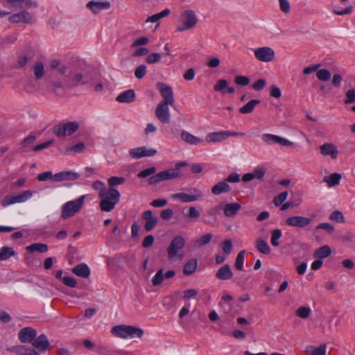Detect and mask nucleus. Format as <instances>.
<instances>
[{
    "label": "nucleus",
    "mask_w": 355,
    "mask_h": 355,
    "mask_svg": "<svg viewBox=\"0 0 355 355\" xmlns=\"http://www.w3.org/2000/svg\"><path fill=\"white\" fill-rule=\"evenodd\" d=\"M169 104L159 103L155 109V116L162 123H167L170 121Z\"/></svg>",
    "instance_id": "14"
},
{
    "label": "nucleus",
    "mask_w": 355,
    "mask_h": 355,
    "mask_svg": "<svg viewBox=\"0 0 355 355\" xmlns=\"http://www.w3.org/2000/svg\"><path fill=\"white\" fill-rule=\"evenodd\" d=\"M254 53L257 60L264 62L272 61L275 57L274 50L268 46L257 48Z\"/></svg>",
    "instance_id": "12"
},
{
    "label": "nucleus",
    "mask_w": 355,
    "mask_h": 355,
    "mask_svg": "<svg viewBox=\"0 0 355 355\" xmlns=\"http://www.w3.org/2000/svg\"><path fill=\"white\" fill-rule=\"evenodd\" d=\"M270 95L275 98H279L282 96L281 89L273 85L270 87Z\"/></svg>",
    "instance_id": "61"
},
{
    "label": "nucleus",
    "mask_w": 355,
    "mask_h": 355,
    "mask_svg": "<svg viewBox=\"0 0 355 355\" xmlns=\"http://www.w3.org/2000/svg\"><path fill=\"white\" fill-rule=\"evenodd\" d=\"M355 102V89H349L346 93L345 104H350Z\"/></svg>",
    "instance_id": "60"
},
{
    "label": "nucleus",
    "mask_w": 355,
    "mask_h": 355,
    "mask_svg": "<svg viewBox=\"0 0 355 355\" xmlns=\"http://www.w3.org/2000/svg\"><path fill=\"white\" fill-rule=\"evenodd\" d=\"M10 351L19 355H40L35 349L28 348L24 345L15 346Z\"/></svg>",
    "instance_id": "28"
},
{
    "label": "nucleus",
    "mask_w": 355,
    "mask_h": 355,
    "mask_svg": "<svg viewBox=\"0 0 355 355\" xmlns=\"http://www.w3.org/2000/svg\"><path fill=\"white\" fill-rule=\"evenodd\" d=\"M245 250H241L237 254L235 261V268L239 270H243V263H244V257H245Z\"/></svg>",
    "instance_id": "44"
},
{
    "label": "nucleus",
    "mask_w": 355,
    "mask_h": 355,
    "mask_svg": "<svg viewBox=\"0 0 355 355\" xmlns=\"http://www.w3.org/2000/svg\"><path fill=\"white\" fill-rule=\"evenodd\" d=\"M112 333L116 336L126 339L128 338L137 337L141 338L144 335V331L134 326L121 324L114 327Z\"/></svg>",
    "instance_id": "2"
},
{
    "label": "nucleus",
    "mask_w": 355,
    "mask_h": 355,
    "mask_svg": "<svg viewBox=\"0 0 355 355\" xmlns=\"http://www.w3.org/2000/svg\"><path fill=\"white\" fill-rule=\"evenodd\" d=\"M212 239V235L210 233L206 234L200 237L196 242L198 246H203L208 244Z\"/></svg>",
    "instance_id": "49"
},
{
    "label": "nucleus",
    "mask_w": 355,
    "mask_h": 355,
    "mask_svg": "<svg viewBox=\"0 0 355 355\" xmlns=\"http://www.w3.org/2000/svg\"><path fill=\"white\" fill-rule=\"evenodd\" d=\"M1 3L3 6L10 5L15 8H29L37 6L36 2L31 0H1Z\"/></svg>",
    "instance_id": "16"
},
{
    "label": "nucleus",
    "mask_w": 355,
    "mask_h": 355,
    "mask_svg": "<svg viewBox=\"0 0 355 355\" xmlns=\"http://www.w3.org/2000/svg\"><path fill=\"white\" fill-rule=\"evenodd\" d=\"M80 177V174L73 171H62L53 175V182L74 180Z\"/></svg>",
    "instance_id": "23"
},
{
    "label": "nucleus",
    "mask_w": 355,
    "mask_h": 355,
    "mask_svg": "<svg viewBox=\"0 0 355 355\" xmlns=\"http://www.w3.org/2000/svg\"><path fill=\"white\" fill-rule=\"evenodd\" d=\"M87 7L90 9L94 14H97L101 10H107L110 7L109 1L98 2L90 1L87 3Z\"/></svg>",
    "instance_id": "24"
},
{
    "label": "nucleus",
    "mask_w": 355,
    "mask_h": 355,
    "mask_svg": "<svg viewBox=\"0 0 355 355\" xmlns=\"http://www.w3.org/2000/svg\"><path fill=\"white\" fill-rule=\"evenodd\" d=\"M241 209V205L237 202L227 203L223 207L225 216L228 218L234 217Z\"/></svg>",
    "instance_id": "25"
},
{
    "label": "nucleus",
    "mask_w": 355,
    "mask_h": 355,
    "mask_svg": "<svg viewBox=\"0 0 355 355\" xmlns=\"http://www.w3.org/2000/svg\"><path fill=\"white\" fill-rule=\"evenodd\" d=\"M331 254V250L329 246L328 245H324L322 247H320L318 248L314 254L313 257L317 259H324L328 257H329Z\"/></svg>",
    "instance_id": "30"
},
{
    "label": "nucleus",
    "mask_w": 355,
    "mask_h": 355,
    "mask_svg": "<svg viewBox=\"0 0 355 355\" xmlns=\"http://www.w3.org/2000/svg\"><path fill=\"white\" fill-rule=\"evenodd\" d=\"M197 295H198V291L196 289H193V288L187 289L183 292L182 298L188 300L190 298L195 297Z\"/></svg>",
    "instance_id": "64"
},
{
    "label": "nucleus",
    "mask_w": 355,
    "mask_h": 355,
    "mask_svg": "<svg viewBox=\"0 0 355 355\" xmlns=\"http://www.w3.org/2000/svg\"><path fill=\"white\" fill-rule=\"evenodd\" d=\"M244 135V133L232 131H220L209 133L206 137L207 141L209 143L220 142L227 137Z\"/></svg>",
    "instance_id": "11"
},
{
    "label": "nucleus",
    "mask_w": 355,
    "mask_h": 355,
    "mask_svg": "<svg viewBox=\"0 0 355 355\" xmlns=\"http://www.w3.org/2000/svg\"><path fill=\"white\" fill-rule=\"evenodd\" d=\"M329 219L337 223H343L345 220L344 216L340 211H334L329 216Z\"/></svg>",
    "instance_id": "50"
},
{
    "label": "nucleus",
    "mask_w": 355,
    "mask_h": 355,
    "mask_svg": "<svg viewBox=\"0 0 355 355\" xmlns=\"http://www.w3.org/2000/svg\"><path fill=\"white\" fill-rule=\"evenodd\" d=\"M156 168L154 166L143 170L138 173V177L141 178H147L148 176L153 175L155 173Z\"/></svg>",
    "instance_id": "59"
},
{
    "label": "nucleus",
    "mask_w": 355,
    "mask_h": 355,
    "mask_svg": "<svg viewBox=\"0 0 355 355\" xmlns=\"http://www.w3.org/2000/svg\"><path fill=\"white\" fill-rule=\"evenodd\" d=\"M125 179L123 177L113 176L108 179L107 182L110 188H113L115 186L122 184L125 182Z\"/></svg>",
    "instance_id": "46"
},
{
    "label": "nucleus",
    "mask_w": 355,
    "mask_h": 355,
    "mask_svg": "<svg viewBox=\"0 0 355 355\" xmlns=\"http://www.w3.org/2000/svg\"><path fill=\"white\" fill-rule=\"evenodd\" d=\"M180 21L181 25L178 27L177 31L178 32H182L194 28L198 21V19L195 11L186 10L181 12Z\"/></svg>",
    "instance_id": "4"
},
{
    "label": "nucleus",
    "mask_w": 355,
    "mask_h": 355,
    "mask_svg": "<svg viewBox=\"0 0 355 355\" xmlns=\"http://www.w3.org/2000/svg\"><path fill=\"white\" fill-rule=\"evenodd\" d=\"M101 198L100 209L103 211H111L120 200V193L114 188L103 189L98 193Z\"/></svg>",
    "instance_id": "1"
},
{
    "label": "nucleus",
    "mask_w": 355,
    "mask_h": 355,
    "mask_svg": "<svg viewBox=\"0 0 355 355\" xmlns=\"http://www.w3.org/2000/svg\"><path fill=\"white\" fill-rule=\"evenodd\" d=\"M216 277L221 281L229 280L233 277V272L228 264H225L219 268L215 275Z\"/></svg>",
    "instance_id": "22"
},
{
    "label": "nucleus",
    "mask_w": 355,
    "mask_h": 355,
    "mask_svg": "<svg viewBox=\"0 0 355 355\" xmlns=\"http://www.w3.org/2000/svg\"><path fill=\"white\" fill-rule=\"evenodd\" d=\"M136 97L135 92L133 89H128L121 93L116 98V101L119 103H132L135 101Z\"/></svg>",
    "instance_id": "27"
},
{
    "label": "nucleus",
    "mask_w": 355,
    "mask_h": 355,
    "mask_svg": "<svg viewBox=\"0 0 355 355\" xmlns=\"http://www.w3.org/2000/svg\"><path fill=\"white\" fill-rule=\"evenodd\" d=\"M315 229L316 230H320V229L324 230L329 234H331L334 230V226L329 223H320L315 227Z\"/></svg>",
    "instance_id": "58"
},
{
    "label": "nucleus",
    "mask_w": 355,
    "mask_h": 355,
    "mask_svg": "<svg viewBox=\"0 0 355 355\" xmlns=\"http://www.w3.org/2000/svg\"><path fill=\"white\" fill-rule=\"evenodd\" d=\"M164 279V269L160 268L157 270L155 275L152 279L153 285L155 286L160 285L162 283Z\"/></svg>",
    "instance_id": "43"
},
{
    "label": "nucleus",
    "mask_w": 355,
    "mask_h": 355,
    "mask_svg": "<svg viewBox=\"0 0 355 355\" xmlns=\"http://www.w3.org/2000/svg\"><path fill=\"white\" fill-rule=\"evenodd\" d=\"M182 176L181 172H178V168H171L162 171L148 179L150 184H156L162 181L178 178Z\"/></svg>",
    "instance_id": "6"
},
{
    "label": "nucleus",
    "mask_w": 355,
    "mask_h": 355,
    "mask_svg": "<svg viewBox=\"0 0 355 355\" xmlns=\"http://www.w3.org/2000/svg\"><path fill=\"white\" fill-rule=\"evenodd\" d=\"M181 138L182 140H184L185 142L189 144L196 145L198 144L201 141V139L196 137V136L191 135V133L187 132V131H182L181 132Z\"/></svg>",
    "instance_id": "35"
},
{
    "label": "nucleus",
    "mask_w": 355,
    "mask_h": 355,
    "mask_svg": "<svg viewBox=\"0 0 355 355\" xmlns=\"http://www.w3.org/2000/svg\"><path fill=\"white\" fill-rule=\"evenodd\" d=\"M32 194L31 191L27 190L16 196H6L3 199L1 205L7 207L12 204L25 202L32 196Z\"/></svg>",
    "instance_id": "8"
},
{
    "label": "nucleus",
    "mask_w": 355,
    "mask_h": 355,
    "mask_svg": "<svg viewBox=\"0 0 355 355\" xmlns=\"http://www.w3.org/2000/svg\"><path fill=\"white\" fill-rule=\"evenodd\" d=\"M8 20L11 23L33 24L34 19L31 13L26 10H22L18 13L10 15Z\"/></svg>",
    "instance_id": "13"
},
{
    "label": "nucleus",
    "mask_w": 355,
    "mask_h": 355,
    "mask_svg": "<svg viewBox=\"0 0 355 355\" xmlns=\"http://www.w3.org/2000/svg\"><path fill=\"white\" fill-rule=\"evenodd\" d=\"M142 218L146 220L144 225V228L146 232L151 231L158 223V218L153 215L151 210L145 211L142 214Z\"/></svg>",
    "instance_id": "20"
},
{
    "label": "nucleus",
    "mask_w": 355,
    "mask_h": 355,
    "mask_svg": "<svg viewBox=\"0 0 355 355\" xmlns=\"http://www.w3.org/2000/svg\"><path fill=\"white\" fill-rule=\"evenodd\" d=\"M143 152L144 150L142 147L132 148L130 150V155L132 158H141L143 157Z\"/></svg>",
    "instance_id": "56"
},
{
    "label": "nucleus",
    "mask_w": 355,
    "mask_h": 355,
    "mask_svg": "<svg viewBox=\"0 0 355 355\" xmlns=\"http://www.w3.org/2000/svg\"><path fill=\"white\" fill-rule=\"evenodd\" d=\"M311 312V310L309 306H302L295 310V315L302 319H307Z\"/></svg>",
    "instance_id": "39"
},
{
    "label": "nucleus",
    "mask_w": 355,
    "mask_h": 355,
    "mask_svg": "<svg viewBox=\"0 0 355 355\" xmlns=\"http://www.w3.org/2000/svg\"><path fill=\"white\" fill-rule=\"evenodd\" d=\"M33 73L36 79H41L44 75V67L42 62H37L33 67Z\"/></svg>",
    "instance_id": "40"
},
{
    "label": "nucleus",
    "mask_w": 355,
    "mask_h": 355,
    "mask_svg": "<svg viewBox=\"0 0 355 355\" xmlns=\"http://www.w3.org/2000/svg\"><path fill=\"white\" fill-rule=\"evenodd\" d=\"M256 248L261 253L268 254L270 252V248L266 241L262 239H258L256 241Z\"/></svg>",
    "instance_id": "36"
},
{
    "label": "nucleus",
    "mask_w": 355,
    "mask_h": 355,
    "mask_svg": "<svg viewBox=\"0 0 355 355\" xmlns=\"http://www.w3.org/2000/svg\"><path fill=\"white\" fill-rule=\"evenodd\" d=\"M191 194L186 193H176L171 196V198L174 200H178L182 202H191L200 199L202 197V192L196 188L190 189Z\"/></svg>",
    "instance_id": "7"
},
{
    "label": "nucleus",
    "mask_w": 355,
    "mask_h": 355,
    "mask_svg": "<svg viewBox=\"0 0 355 355\" xmlns=\"http://www.w3.org/2000/svg\"><path fill=\"white\" fill-rule=\"evenodd\" d=\"M16 254L15 250L10 247H3L0 250V261H4Z\"/></svg>",
    "instance_id": "37"
},
{
    "label": "nucleus",
    "mask_w": 355,
    "mask_h": 355,
    "mask_svg": "<svg viewBox=\"0 0 355 355\" xmlns=\"http://www.w3.org/2000/svg\"><path fill=\"white\" fill-rule=\"evenodd\" d=\"M157 87L159 89L160 94L164 98V101L161 103L173 105L175 103V98L171 87L163 83H157Z\"/></svg>",
    "instance_id": "10"
},
{
    "label": "nucleus",
    "mask_w": 355,
    "mask_h": 355,
    "mask_svg": "<svg viewBox=\"0 0 355 355\" xmlns=\"http://www.w3.org/2000/svg\"><path fill=\"white\" fill-rule=\"evenodd\" d=\"M146 73V67L144 64L139 65L135 71V76L138 79H141Z\"/></svg>",
    "instance_id": "51"
},
{
    "label": "nucleus",
    "mask_w": 355,
    "mask_h": 355,
    "mask_svg": "<svg viewBox=\"0 0 355 355\" xmlns=\"http://www.w3.org/2000/svg\"><path fill=\"white\" fill-rule=\"evenodd\" d=\"M171 11L169 9L166 8L162 12L153 15L150 17H148L146 20V23H155L158 21L159 19H162L163 17H165L168 16L170 14Z\"/></svg>",
    "instance_id": "34"
},
{
    "label": "nucleus",
    "mask_w": 355,
    "mask_h": 355,
    "mask_svg": "<svg viewBox=\"0 0 355 355\" xmlns=\"http://www.w3.org/2000/svg\"><path fill=\"white\" fill-rule=\"evenodd\" d=\"M185 240L182 236H177L173 238L167 248V253L169 259H173L180 250L184 248Z\"/></svg>",
    "instance_id": "9"
},
{
    "label": "nucleus",
    "mask_w": 355,
    "mask_h": 355,
    "mask_svg": "<svg viewBox=\"0 0 355 355\" xmlns=\"http://www.w3.org/2000/svg\"><path fill=\"white\" fill-rule=\"evenodd\" d=\"M228 86V83L225 79L218 80L214 86V89L216 92H221Z\"/></svg>",
    "instance_id": "52"
},
{
    "label": "nucleus",
    "mask_w": 355,
    "mask_h": 355,
    "mask_svg": "<svg viewBox=\"0 0 355 355\" xmlns=\"http://www.w3.org/2000/svg\"><path fill=\"white\" fill-rule=\"evenodd\" d=\"M282 235V232L280 229H275L272 230L270 243L272 246L278 247L279 245L278 240L281 238Z\"/></svg>",
    "instance_id": "41"
},
{
    "label": "nucleus",
    "mask_w": 355,
    "mask_h": 355,
    "mask_svg": "<svg viewBox=\"0 0 355 355\" xmlns=\"http://www.w3.org/2000/svg\"><path fill=\"white\" fill-rule=\"evenodd\" d=\"M309 355H326V345H320L318 348L312 349Z\"/></svg>",
    "instance_id": "57"
},
{
    "label": "nucleus",
    "mask_w": 355,
    "mask_h": 355,
    "mask_svg": "<svg viewBox=\"0 0 355 355\" xmlns=\"http://www.w3.org/2000/svg\"><path fill=\"white\" fill-rule=\"evenodd\" d=\"M263 140L268 144L272 143H277L284 146H292L294 145V143L281 137L277 135H272V134H264L262 136Z\"/></svg>",
    "instance_id": "19"
},
{
    "label": "nucleus",
    "mask_w": 355,
    "mask_h": 355,
    "mask_svg": "<svg viewBox=\"0 0 355 355\" xmlns=\"http://www.w3.org/2000/svg\"><path fill=\"white\" fill-rule=\"evenodd\" d=\"M221 248H222V250L223 251L227 254H229L232 252V241L230 239H227V240H225L222 243H221Z\"/></svg>",
    "instance_id": "54"
},
{
    "label": "nucleus",
    "mask_w": 355,
    "mask_h": 355,
    "mask_svg": "<svg viewBox=\"0 0 355 355\" xmlns=\"http://www.w3.org/2000/svg\"><path fill=\"white\" fill-rule=\"evenodd\" d=\"M261 101L258 99H252L247 103L244 106L239 108L241 114H249L253 112L255 106L259 104Z\"/></svg>",
    "instance_id": "32"
},
{
    "label": "nucleus",
    "mask_w": 355,
    "mask_h": 355,
    "mask_svg": "<svg viewBox=\"0 0 355 355\" xmlns=\"http://www.w3.org/2000/svg\"><path fill=\"white\" fill-rule=\"evenodd\" d=\"M231 190L230 186L225 181L218 182L211 188V193L214 195H220L223 193H227Z\"/></svg>",
    "instance_id": "29"
},
{
    "label": "nucleus",
    "mask_w": 355,
    "mask_h": 355,
    "mask_svg": "<svg viewBox=\"0 0 355 355\" xmlns=\"http://www.w3.org/2000/svg\"><path fill=\"white\" fill-rule=\"evenodd\" d=\"M71 80L75 86L78 85H83L88 83L89 82L88 80L83 78V74L80 73H77L73 75L71 78Z\"/></svg>",
    "instance_id": "42"
},
{
    "label": "nucleus",
    "mask_w": 355,
    "mask_h": 355,
    "mask_svg": "<svg viewBox=\"0 0 355 355\" xmlns=\"http://www.w3.org/2000/svg\"><path fill=\"white\" fill-rule=\"evenodd\" d=\"M341 178L340 174L334 173L331 174L328 178H324V181L328 184L329 187H334L339 184Z\"/></svg>",
    "instance_id": "38"
},
{
    "label": "nucleus",
    "mask_w": 355,
    "mask_h": 355,
    "mask_svg": "<svg viewBox=\"0 0 355 355\" xmlns=\"http://www.w3.org/2000/svg\"><path fill=\"white\" fill-rule=\"evenodd\" d=\"M26 250L31 253L34 252H46L48 250V245L45 243H35L27 246Z\"/></svg>",
    "instance_id": "33"
},
{
    "label": "nucleus",
    "mask_w": 355,
    "mask_h": 355,
    "mask_svg": "<svg viewBox=\"0 0 355 355\" xmlns=\"http://www.w3.org/2000/svg\"><path fill=\"white\" fill-rule=\"evenodd\" d=\"M79 128V124L76 121L67 122L65 123H59L53 128L55 135L60 137H64L74 133Z\"/></svg>",
    "instance_id": "5"
},
{
    "label": "nucleus",
    "mask_w": 355,
    "mask_h": 355,
    "mask_svg": "<svg viewBox=\"0 0 355 355\" xmlns=\"http://www.w3.org/2000/svg\"><path fill=\"white\" fill-rule=\"evenodd\" d=\"M72 272L80 277L87 278L90 275V269L85 263H79L71 270Z\"/></svg>",
    "instance_id": "26"
},
{
    "label": "nucleus",
    "mask_w": 355,
    "mask_h": 355,
    "mask_svg": "<svg viewBox=\"0 0 355 355\" xmlns=\"http://www.w3.org/2000/svg\"><path fill=\"white\" fill-rule=\"evenodd\" d=\"M161 55L158 53H153L146 57V62L148 64H153L161 60Z\"/></svg>",
    "instance_id": "55"
},
{
    "label": "nucleus",
    "mask_w": 355,
    "mask_h": 355,
    "mask_svg": "<svg viewBox=\"0 0 355 355\" xmlns=\"http://www.w3.org/2000/svg\"><path fill=\"white\" fill-rule=\"evenodd\" d=\"M62 282L67 286L74 288L77 285L76 280L73 277H63Z\"/></svg>",
    "instance_id": "63"
},
{
    "label": "nucleus",
    "mask_w": 355,
    "mask_h": 355,
    "mask_svg": "<svg viewBox=\"0 0 355 355\" xmlns=\"http://www.w3.org/2000/svg\"><path fill=\"white\" fill-rule=\"evenodd\" d=\"M316 76L320 80L328 81L331 78V72L328 69H320L317 71Z\"/></svg>",
    "instance_id": "45"
},
{
    "label": "nucleus",
    "mask_w": 355,
    "mask_h": 355,
    "mask_svg": "<svg viewBox=\"0 0 355 355\" xmlns=\"http://www.w3.org/2000/svg\"><path fill=\"white\" fill-rule=\"evenodd\" d=\"M320 153L322 155H330L334 159H336L338 155V150L336 146L331 143H325L320 146Z\"/></svg>",
    "instance_id": "21"
},
{
    "label": "nucleus",
    "mask_w": 355,
    "mask_h": 355,
    "mask_svg": "<svg viewBox=\"0 0 355 355\" xmlns=\"http://www.w3.org/2000/svg\"><path fill=\"white\" fill-rule=\"evenodd\" d=\"M288 192L284 191L280 193L278 196H275L273 199V203L275 206L279 207L281 205L287 198Z\"/></svg>",
    "instance_id": "47"
},
{
    "label": "nucleus",
    "mask_w": 355,
    "mask_h": 355,
    "mask_svg": "<svg viewBox=\"0 0 355 355\" xmlns=\"http://www.w3.org/2000/svg\"><path fill=\"white\" fill-rule=\"evenodd\" d=\"M198 261L196 259H193L189 261L184 266L183 272L186 275H190L194 273L197 269Z\"/></svg>",
    "instance_id": "31"
},
{
    "label": "nucleus",
    "mask_w": 355,
    "mask_h": 355,
    "mask_svg": "<svg viewBox=\"0 0 355 355\" xmlns=\"http://www.w3.org/2000/svg\"><path fill=\"white\" fill-rule=\"evenodd\" d=\"M200 216V212L195 207H190L185 216L191 220H197Z\"/></svg>",
    "instance_id": "48"
},
{
    "label": "nucleus",
    "mask_w": 355,
    "mask_h": 355,
    "mask_svg": "<svg viewBox=\"0 0 355 355\" xmlns=\"http://www.w3.org/2000/svg\"><path fill=\"white\" fill-rule=\"evenodd\" d=\"M311 222L312 220L310 218L302 216H294L286 220V224L287 225L299 228H304L308 226Z\"/></svg>",
    "instance_id": "15"
},
{
    "label": "nucleus",
    "mask_w": 355,
    "mask_h": 355,
    "mask_svg": "<svg viewBox=\"0 0 355 355\" xmlns=\"http://www.w3.org/2000/svg\"><path fill=\"white\" fill-rule=\"evenodd\" d=\"M250 80L247 76H237L234 78V83L241 86H246L249 85Z\"/></svg>",
    "instance_id": "53"
},
{
    "label": "nucleus",
    "mask_w": 355,
    "mask_h": 355,
    "mask_svg": "<svg viewBox=\"0 0 355 355\" xmlns=\"http://www.w3.org/2000/svg\"><path fill=\"white\" fill-rule=\"evenodd\" d=\"M155 242V237L153 235L146 236L142 242L143 248H148L153 245Z\"/></svg>",
    "instance_id": "62"
},
{
    "label": "nucleus",
    "mask_w": 355,
    "mask_h": 355,
    "mask_svg": "<svg viewBox=\"0 0 355 355\" xmlns=\"http://www.w3.org/2000/svg\"><path fill=\"white\" fill-rule=\"evenodd\" d=\"M37 332L33 327L22 328L18 333L19 340L23 343H32L36 337Z\"/></svg>",
    "instance_id": "17"
},
{
    "label": "nucleus",
    "mask_w": 355,
    "mask_h": 355,
    "mask_svg": "<svg viewBox=\"0 0 355 355\" xmlns=\"http://www.w3.org/2000/svg\"><path fill=\"white\" fill-rule=\"evenodd\" d=\"M32 345L40 352H44L51 348L47 336L45 334H40L38 337H35L32 342Z\"/></svg>",
    "instance_id": "18"
},
{
    "label": "nucleus",
    "mask_w": 355,
    "mask_h": 355,
    "mask_svg": "<svg viewBox=\"0 0 355 355\" xmlns=\"http://www.w3.org/2000/svg\"><path fill=\"white\" fill-rule=\"evenodd\" d=\"M85 196H82L74 200L65 202L62 207L61 218L67 219L79 212L85 203Z\"/></svg>",
    "instance_id": "3"
}]
</instances>
